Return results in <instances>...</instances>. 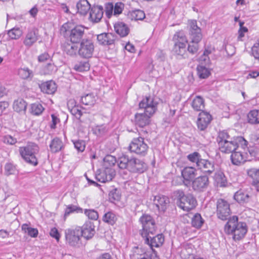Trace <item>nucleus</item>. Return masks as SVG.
<instances>
[{"label":"nucleus","mask_w":259,"mask_h":259,"mask_svg":"<svg viewBox=\"0 0 259 259\" xmlns=\"http://www.w3.org/2000/svg\"><path fill=\"white\" fill-rule=\"evenodd\" d=\"M50 60L51 61V57L46 52H45L38 56V61L39 62H44L45 61Z\"/></svg>","instance_id":"obj_60"},{"label":"nucleus","mask_w":259,"mask_h":259,"mask_svg":"<svg viewBox=\"0 0 259 259\" xmlns=\"http://www.w3.org/2000/svg\"><path fill=\"white\" fill-rule=\"evenodd\" d=\"M189 35L191 41L187 45V52L194 55L197 53L199 50L198 43L201 40L202 35L201 30L197 26L196 20H191L189 23Z\"/></svg>","instance_id":"obj_7"},{"label":"nucleus","mask_w":259,"mask_h":259,"mask_svg":"<svg viewBox=\"0 0 259 259\" xmlns=\"http://www.w3.org/2000/svg\"><path fill=\"white\" fill-rule=\"evenodd\" d=\"M197 75L200 78H206L210 74L209 70L205 65H199L197 67Z\"/></svg>","instance_id":"obj_41"},{"label":"nucleus","mask_w":259,"mask_h":259,"mask_svg":"<svg viewBox=\"0 0 259 259\" xmlns=\"http://www.w3.org/2000/svg\"><path fill=\"white\" fill-rule=\"evenodd\" d=\"M191 105L194 110L204 112L203 110L205 107L204 101L201 97L199 96H196L193 99Z\"/></svg>","instance_id":"obj_36"},{"label":"nucleus","mask_w":259,"mask_h":259,"mask_svg":"<svg viewBox=\"0 0 259 259\" xmlns=\"http://www.w3.org/2000/svg\"><path fill=\"white\" fill-rule=\"evenodd\" d=\"M248 176L252 179V185L259 192V169L251 168L247 171Z\"/></svg>","instance_id":"obj_30"},{"label":"nucleus","mask_w":259,"mask_h":259,"mask_svg":"<svg viewBox=\"0 0 259 259\" xmlns=\"http://www.w3.org/2000/svg\"><path fill=\"white\" fill-rule=\"evenodd\" d=\"M51 117L52 118V123L51 125V128L54 129L56 127L57 123L60 121V119L54 114L51 115Z\"/></svg>","instance_id":"obj_64"},{"label":"nucleus","mask_w":259,"mask_h":259,"mask_svg":"<svg viewBox=\"0 0 259 259\" xmlns=\"http://www.w3.org/2000/svg\"><path fill=\"white\" fill-rule=\"evenodd\" d=\"M232 139V138L229 135L228 133L226 131H220L218 133L217 138V142L219 146L225 144L226 142Z\"/></svg>","instance_id":"obj_40"},{"label":"nucleus","mask_w":259,"mask_h":259,"mask_svg":"<svg viewBox=\"0 0 259 259\" xmlns=\"http://www.w3.org/2000/svg\"><path fill=\"white\" fill-rule=\"evenodd\" d=\"M244 152L241 151V149H239V150H235L231 153V160L233 164L238 165L245 161L243 154Z\"/></svg>","instance_id":"obj_25"},{"label":"nucleus","mask_w":259,"mask_h":259,"mask_svg":"<svg viewBox=\"0 0 259 259\" xmlns=\"http://www.w3.org/2000/svg\"><path fill=\"white\" fill-rule=\"evenodd\" d=\"M248 142L242 137H237L226 142L222 145L219 146L220 150L225 153H231L235 150L239 149L245 150L248 149Z\"/></svg>","instance_id":"obj_10"},{"label":"nucleus","mask_w":259,"mask_h":259,"mask_svg":"<svg viewBox=\"0 0 259 259\" xmlns=\"http://www.w3.org/2000/svg\"><path fill=\"white\" fill-rule=\"evenodd\" d=\"M115 170L111 168H106L103 171L96 175V179L101 183L111 181L115 176Z\"/></svg>","instance_id":"obj_17"},{"label":"nucleus","mask_w":259,"mask_h":259,"mask_svg":"<svg viewBox=\"0 0 259 259\" xmlns=\"http://www.w3.org/2000/svg\"><path fill=\"white\" fill-rule=\"evenodd\" d=\"M211 120V116L206 112H201L197 121L198 128L202 131L206 129Z\"/></svg>","instance_id":"obj_18"},{"label":"nucleus","mask_w":259,"mask_h":259,"mask_svg":"<svg viewBox=\"0 0 259 259\" xmlns=\"http://www.w3.org/2000/svg\"><path fill=\"white\" fill-rule=\"evenodd\" d=\"M78 48L74 44H67L64 46V51L66 54L71 56H73L76 55L78 52Z\"/></svg>","instance_id":"obj_46"},{"label":"nucleus","mask_w":259,"mask_h":259,"mask_svg":"<svg viewBox=\"0 0 259 259\" xmlns=\"http://www.w3.org/2000/svg\"><path fill=\"white\" fill-rule=\"evenodd\" d=\"M94 50V45L92 41L85 39L80 42L78 53L82 58H89L92 56Z\"/></svg>","instance_id":"obj_15"},{"label":"nucleus","mask_w":259,"mask_h":259,"mask_svg":"<svg viewBox=\"0 0 259 259\" xmlns=\"http://www.w3.org/2000/svg\"><path fill=\"white\" fill-rule=\"evenodd\" d=\"M154 204L159 209L164 210L166 205L169 202V198L164 195H157L153 200Z\"/></svg>","instance_id":"obj_28"},{"label":"nucleus","mask_w":259,"mask_h":259,"mask_svg":"<svg viewBox=\"0 0 259 259\" xmlns=\"http://www.w3.org/2000/svg\"><path fill=\"white\" fill-rule=\"evenodd\" d=\"M187 158L191 163H195L196 167L200 159H202L201 155L197 152L189 154L187 156Z\"/></svg>","instance_id":"obj_49"},{"label":"nucleus","mask_w":259,"mask_h":259,"mask_svg":"<svg viewBox=\"0 0 259 259\" xmlns=\"http://www.w3.org/2000/svg\"><path fill=\"white\" fill-rule=\"evenodd\" d=\"M108 131L106 125H100L96 126L94 128L95 133L98 135H102L105 134Z\"/></svg>","instance_id":"obj_56"},{"label":"nucleus","mask_w":259,"mask_h":259,"mask_svg":"<svg viewBox=\"0 0 259 259\" xmlns=\"http://www.w3.org/2000/svg\"><path fill=\"white\" fill-rule=\"evenodd\" d=\"M109 10H107L106 14L108 18H110L112 14L113 10H114V15H119L121 14L124 8V5L122 3H117L115 4L114 7L111 4L109 5Z\"/></svg>","instance_id":"obj_31"},{"label":"nucleus","mask_w":259,"mask_h":259,"mask_svg":"<svg viewBox=\"0 0 259 259\" xmlns=\"http://www.w3.org/2000/svg\"><path fill=\"white\" fill-rule=\"evenodd\" d=\"M26 107L27 104L23 99H18L13 103V109L17 112L25 113Z\"/></svg>","instance_id":"obj_35"},{"label":"nucleus","mask_w":259,"mask_h":259,"mask_svg":"<svg viewBox=\"0 0 259 259\" xmlns=\"http://www.w3.org/2000/svg\"><path fill=\"white\" fill-rule=\"evenodd\" d=\"M175 194L178 206L183 210L189 211L196 207L197 201L192 194H185L181 190L176 191Z\"/></svg>","instance_id":"obj_8"},{"label":"nucleus","mask_w":259,"mask_h":259,"mask_svg":"<svg viewBox=\"0 0 259 259\" xmlns=\"http://www.w3.org/2000/svg\"><path fill=\"white\" fill-rule=\"evenodd\" d=\"M39 87L41 92L47 94H53L57 90L56 84L52 80L42 83Z\"/></svg>","instance_id":"obj_26"},{"label":"nucleus","mask_w":259,"mask_h":259,"mask_svg":"<svg viewBox=\"0 0 259 259\" xmlns=\"http://www.w3.org/2000/svg\"><path fill=\"white\" fill-rule=\"evenodd\" d=\"M204 222V220L202 218L201 215L199 213L195 214L192 218L191 224L193 227L197 229L200 228Z\"/></svg>","instance_id":"obj_44"},{"label":"nucleus","mask_w":259,"mask_h":259,"mask_svg":"<svg viewBox=\"0 0 259 259\" xmlns=\"http://www.w3.org/2000/svg\"><path fill=\"white\" fill-rule=\"evenodd\" d=\"M18 74L19 76L23 79H31L33 76L32 71L27 67L19 69Z\"/></svg>","instance_id":"obj_43"},{"label":"nucleus","mask_w":259,"mask_h":259,"mask_svg":"<svg viewBox=\"0 0 259 259\" xmlns=\"http://www.w3.org/2000/svg\"><path fill=\"white\" fill-rule=\"evenodd\" d=\"M115 32L121 37H125L130 32V28L127 25L122 22H117L114 24Z\"/></svg>","instance_id":"obj_27"},{"label":"nucleus","mask_w":259,"mask_h":259,"mask_svg":"<svg viewBox=\"0 0 259 259\" xmlns=\"http://www.w3.org/2000/svg\"><path fill=\"white\" fill-rule=\"evenodd\" d=\"M90 64L88 61L77 62L74 66V69L79 72L86 71L90 69Z\"/></svg>","instance_id":"obj_45"},{"label":"nucleus","mask_w":259,"mask_h":259,"mask_svg":"<svg viewBox=\"0 0 259 259\" xmlns=\"http://www.w3.org/2000/svg\"><path fill=\"white\" fill-rule=\"evenodd\" d=\"M17 171L15 165L11 163H8L5 166V174L7 176L15 175Z\"/></svg>","instance_id":"obj_53"},{"label":"nucleus","mask_w":259,"mask_h":259,"mask_svg":"<svg viewBox=\"0 0 259 259\" xmlns=\"http://www.w3.org/2000/svg\"><path fill=\"white\" fill-rule=\"evenodd\" d=\"M84 214L91 220H97L99 218L98 212L94 209H85Z\"/></svg>","instance_id":"obj_55"},{"label":"nucleus","mask_w":259,"mask_h":259,"mask_svg":"<svg viewBox=\"0 0 259 259\" xmlns=\"http://www.w3.org/2000/svg\"><path fill=\"white\" fill-rule=\"evenodd\" d=\"M50 234L52 237L55 238L58 241H59L60 239V234L56 228H54L52 229Z\"/></svg>","instance_id":"obj_63"},{"label":"nucleus","mask_w":259,"mask_h":259,"mask_svg":"<svg viewBox=\"0 0 259 259\" xmlns=\"http://www.w3.org/2000/svg\"><path fill=\"white\" fill-rule=\"evenodd\" d=\"M109 199L111 201H118L120 198L119 191L117 189H113L109 193Z\"/></svg>","instance_id":"obj_54"},{"label":"nucleus","mask_w":259,"mask_h":259,"mask_svg":"<svg viewBox=\"0 0 259 259\" xmlns=\"http://www.w3.org/2000/svg\"><path fill=\"white\" fill-rule=\"evenodd\" d=\"M197 167L202 172L207 175L211 174L214 171V165L213 162L208 160L201 159L198 163Z\"/></svg>","instance_id":"obj_19"},{"label":"nucleus","mask_w":259,"mask_h":259,"mask_svg":"<svg viewBox=\"0 0 259 259\" xmlns=\"http://www.w3.org/2000/svg\"><path fill=\"white\" fill-rule=\"evenodd\" d=\"M38 39L37 31L36 30H29L27 33L23 41L24 45L27 47H31Z\"/></svg>","instance_id":"obj_22"},{"label":"nucleus","mask_w":259,"mask_h":259,"mask_svg":"<svg viewBox=\"0 0 259 259\" xmlns=\"http://www.w3.org/2000/svg\"><path fill=\"white\" fill-rule=\"evenodd\" d=\"M77 11L81 15H86L91 9V5L87 0H80L76 5Z\"/></svg>","instance_id":"obj_33"},{"label":"nucleus","mask_w":259,"mask_h":259,"mask_svg":"<svg viewBox=\"0 0 259 259\" xmlns=\"http://www.w3.org/2000/svg\"><path fill=\"white\" fill-rule=\"evenodd\" d=\"M117 164L120 169H127L134 174H142L148 168L147 164L143 160L136 158H130L123 154L118 158Z\"/></svg>","instance_id":"obj_5"},{"label":"nucleus","mask_w":259,"mask_h":259,"mask_svg":"<svg viewBox=\"0 0 259 259\" xmlns=\"http://www.w3.org/2000/svg\"><path fill=\"white\" fill-rule=\"evenodd\" d=\"M191 185L193 190L196 192H204L209 185V178L207 176H200L193 180Z\"/></svg>","instance_id":"obj_14"},{"label":"nucleus","mask_w":259,"mask_h":259,"mask_svg":"<svg viewBox=\"0 0 259 259\" xmlns=\"http://www.w3.org/2000/svg\"><path fill=\"white\" fill-rule=\"evenodd\" d=\"M57 70L54 63H49L43 68V72L45 75L52 74Z\"/></svg>","instance_id":"obj_51"},{"label":"nucleus","mask_w":259,"mask_h":259,"mask_svg":"<svg viewBox=\"0 0 259 259\" xmlns=\"http://www.w3.org/2000/svg\"><path fill=\"white\" fill-rule=\"evenodd\" d=\"M142 225V229L140 233L144 239L145 243L148 244L152 251L155 253L156 251L153 247H159L163 244L164 238L162 234H159L155 236H151L156 232V224L154 219L150 215L143 214L139 219Z\"/></svg>","instance_id":"obj_1"},{"label":"nucleus","mask_w":259,"mask_h":259,"mask_svg":"<svg viewBox=\"0 0 259 259\" xmlns=\"http://www.w3.org/2000/svg\"><path fill=\"white\" fill-rule=\"evenodd\" d=\"M248 122L251 124H259V110H252L247 114Z\"/></svg>","instance_id":"obj_38"},{"label":"nucleus","mask_w":259,"mask_h":259,"mask_svg":"<svg viewBox=\"0 0 259 259\" xmlns=\"http://www.w3.org/2000/svg\"><path fill=\"white\" fill-rule=\"evenodd\" d=\"M39 151V147L34 143H28L25 146L20 147L19 152L22 158L27 163L34 166L38 164L36 154Z\"/></svg>","instance_id":"obj_9"},{"label":"nucleus","mask_w":259,"mask_h":259,"mask_svg":"<svg viewBox=\"0 0 259 259\" xmlns=\"http://www.w3.org/2000/svg\"><path fill=\"white\" fill-rule=\"evenodd\" d=\"M103 15V9L101 6H94L91 9L90 17L94 22H99Z\"/></svg>","instance_id":"obj_23"},{"label":"nucleus","mask_w":259,"mask_h":259,"mask_svg":"<svg viewBox=\"0 0 259 259\" xmlns=\"http://www.w3.org/2000/svg\"><path fill=\"white\" fill-rule=\"evenodd\" d=\"M81 228L80 227L68 228L65 231L66 243L70 246L78 247L81 244Z\"/></svg>","instance_id":"obj_11"},{"label":"nucleus","mask_w":259,"mask_h":259,"mask_svg":"<svg viewBox=\"0 0 259 259\" xmlns=\"http://www.w3.org/2000/svg\"><path fill=\"white\" fill-rule=\"evenodd\" d=\"M224 230L226 234L231 235L233 240L236 241L244 238L248 228L245 222H239L238 217L234 215L228 220Z\"/></svg>","instance_id":"obj_3"},{"label":"nucleus","mask_w":259,"mask_h":259,"mask_svg":"<svg viewBox=\"0 0 259 259\" xmlns=\"http://www.w3.org/2000/svg\"><path fill=\"white\" fill-rule=\"evenodd\" d=\"M75 103V102L74 100H70L68 101L67 105L71 113L73 115L75 116L77 118L79 119L82 116V112L78 109L77 106L74 105Z\"/></svg>","instance_id":"obj_39"},{"label":"nucleus","mask_w":259,"mask_h":259,"mask_svg":"<svg viewBox=\"0 0 259 259\" xmlns=\"http://www.w3.org/2000/svg\"><path fill=\"white\" fill-rule=\"evenodd\" d=\"M75 148L78 152H83L85 149V144L84 141L81 140H77L73 142Z\"/></svg>","instance_id":"obj_58"},{"label":"nucleus","mask_w":259,"mask_h":259,"mask_svg":"<svg viewBox=\"0 0 259 259\" xmlns=\"http://www.w3.org/2000/svg\"><path fill=\"white\" fill-rule=\"evenodd\" d=\"M80 228L81 236L87 240L91 239L95 234V226L91 222H87Z\"/></svg>","instance_id":"obj_21"},{"label":"nucleus","mask_w":259,"mask_h":259,"mask_svg":"<svg viewBox=\"0 0 259 259\" xmlns=\"http://www.w3.org/2000/svg\"><path fill=\"white\" fill-rule=\"evenodd\" d=\"M80 101L84 105L93 107L96 102L97 97L93 93L87 94L81 97Z\"/></svg>","instance_id":"obj_32"},{"label":"nucleus","mask_w":259,"mask_h":259,"mask_svg":"<svg viewBox=\"0 0 259 259\" xmlns=\"http://www.w3.org/2000/svg\"><path fill=\"white\" fill-rule=\"evenodd\" d=\"M174 46L172 49V54L178 59H186L188 57L187 52L188 40L183 31H179L174 35L172 39Z\"/></svg>","instance_id":"obj_6"},{"label":"nucleus","mask_w":259,"mask_h":259,"mask_svg":"<svg viewBox=\"0 0 259 259\" xmlns=\"http://www.w3.org/2000/svg\"><path fill=\"white\" fill-rule=\"evenodd\" d=\"M157 102L153 98L146 97L139 104V109L143 112L137 113L135 115V121L137 125L143 127L148 125L150 118L157 110Z\"/></svg>","instance_id":"obj_2"},{"label":"nucleus","mask_w":259,"mask_h":259,"mask_svg":"<svg viewBox=\"0 0 259 259\" xmlns=\"http://www.w3.org/2000/svg\"><path fill=\"white\" fill-rule=\"evenodd\" d=\"M199 61L202 65L208 66L210 63L209 57L203 53L199 58Z\"/></svg>","instance_id":"obj_59"},{"label":"nucleus","mask_w":259,"mask_h":259,"mask_svg":"<svg viewBox=\"0 0 259 259\" xmlns=\"http://www.w3.org/2000/svg\"><path fill=\"white\" fill-rule=\"evenodd\" d=\"M103 221L110 225H113L117 221V217L113 212L108 211L103 215Z\"/></svg>","instance_id":"obj_42"},{"label":"nucleus","mask_w":259,"mask_h":259,"mask_svg":"<svg viewBox=\"0 0 259 259\" xmlns=\"http://www.w3.org/2000/svg\"><path fill=\"white\" fill-rule=\"evenodd\" d=\"M184 184L188 187L191 185L196 176V169L192 166L185 167L181 172Z\"/></svg>","instance_id":"obj_16"},{"label":"nucleus","mask_w":259,"mask_h":259,"mask_svg":"<svg viewBox=\"0 0 259 259\" xmlns=\"http://www.w3.org/2000/svg\"><path fill=\"white\" fill-rule=\"evenodd\" d=\"M213 179L218 187H224L226 186L227 183V179L222 171H218L216 172Z\"/></svg>","instance_id":"obj_34"},{"label":"nucleus","mask_w":259,"mask_h":259,"mask_svg":"<svg viewBox=\"0 0 259 259\" xmlns=\"http://www.w3.org/2000/svg\"><path fill=\"white\" fill-rule=\"evenodd\" d=\"M49 147L51 152L55 153L63 149L64 145L60 139L56 137L51 141Z\"/></svg>","instance_id":"obj_29"},{"label":"nucleus","mask_w":259,"mask_h":259,"mask_svg":"<svg viewBox=\"0 0 259 259\" xmlns=\"http://www.w3.org/2000/svg\"><path fill=\"white\" fill-rule=\"evenodd\" d=\"M21 230L25 233L27 234L29 236L35 238L38 234V230L30 227L29 224H23L21 226Z\"/></svg>","instance_id":"obj_37"},{"label":"nucleus","mask_w":259,"mask_h":259,"mask_svg":"<svg viewBox=\"0 0 259 259\" xmlns=\"http://www.w3.org/2000/svg\"><path fill=\"white\" fill-rule=\"evenodd\" d=\"M104 161L106 163H109L110 166L114 165L116 162L115 157L110 155H107L104 158Z\"/></svg>","instance_id":"obj_61"},{"label":"nucleus","mask_w":259,"mask_h":259,"mask_svg":"<svg viewBox=\"0 0 259 259\" xmlns=\"http://www.w3.org/2000/svg\"><path fill=\"white\" fill-rule=\"evenodd\" d=\"M216 206V214L219 219L226 221L231 218L230 204L227 200L221 198L218 199Z\"/></svg>","instance_id":"obj_13"},{"label":"nucleus","mask_w":259,"mask_h":259,"mask_svg":"<svg viewBox=\"0 0 259 259\" xmlns=\"http://www.w3.org/2000/svg\"><path fill=\"white\" fill-rule=\"evenodd\" d=\"M22 34L21 30L19 28H13L8 32V35L12 39H18Z\"/></svg>","instance_id":"obj_50"},{"label":"nucleus","mask_w":259,"mask_h":259,"mask_svg":"<svg viewBox=\"0 0 259 259\" xmlns=\"http://www.w3.org/2000/svg\"><path fill=\"white\" fill-rule=\"evenodd\" d=\"M148 148V146L144 142V138L140 137L133 139L129 145L128 149L131 152L140 156H144L147 154Z\"/></svg>","instance_id":"obj_12"},{"label":"nucleus","mask_w":259,"mask_h":259,"mask_svg":"<svg viewBox=\"0 0 259 259\" xmlns=\"http://www.w3.org/2000/svg\"><path fill=\"white\" fill-rule=\"evenodd\" d=\"M4 141L5 143H8L10 145H13L17 142V139L11 136L8 135L5 136Z\"/></svg>","instance_id":"obj_62"},{"label":"nucleus","mask_w":259,"mask_h":259,"mask_svg":"<svg viewBox=\"0 0 259 259\" xmlns=\"http://www.w3.org/2000/svg\"><path fill=\"white\" fill-rule=\"evenodd\" d=\"M74 212H82V209L74 205H69L65 209L64 217L68 216L70 213Z\"/></svg>","instance_id":"obj_52"},{"label":"nucleus","mask_w":259,"mask_h":259,"mask_svg":"<svg viewBox=\"0 0 259 259\" xmlns=\"http://www.w3.org/2000/svg\"><path fill=\"white\" fill-rule=\"evenodd\" d=\"M251 51L253 56L259 60V39L252 47Z\"/></svg>","instance_id":"obj_57"},{"label":"nucleus","mask_w":259,"mask_h":259,"mask_svg":"<svg viewBox=\"0 0 259 259\" xmlns=\"http://www.w3.org/2000/svg\"><path fill=\"white\" fill-rule=\"evenodd\" d=\"M116 36L111 33H103L97 35V40L99 44L109 46L113 44Z\"/></svg>","instance_id":"obj_20"},{"label":"nucleus","mask_w":259,"mask_h":259,"mask_svg":"<svg viewBox=\"0 0 259 259\" xmlns=\"http://www.w3.org/2000/svg\"><path fill=\"white\" fill-rule=\"evenodd\" d=\"M44 108L39 103H35L31 105L30 112L34 115L41 114L44 110Z\"/></svg>","instance_id":"obj_48"},{"label":"nucleus","mask_w":259,"mask_h":259,"mask_svg":"<svg viewBox=\"0 0 259 259\" xmlns=\"http://www.w3.org/2000/svg\"><path fill=\"white\" fill-rule=\"evenodd\" d=\"M60 33L73 44L80 42L85 35V27L72 22L64 23L60 28Z\"/></svg>","instance_id":"obj_4"},{"label":"nucleus","mask_w":259,"mask_h":259,"mask_svg":"<svg viewBox=\"0 0 259 259\" xmlns=\"http://www.w3.org/2000/svg\"><path fill=\"white\" fill-rule=\"evenodd\" d=\"M234 198L239 203L244 204L249 202L250 195L247 191L240 189L235 193Z\"/></svg>","instance_id":"obj_24"},{"label":"nucleus","mask_w":259,"mask_h":259,"mask_svg":"<svg viewBox=\"0 0 259 259\" xmlns=\"http://www.w3.org/2000/svg\"><path fill=\"white\" fill-rule=\"evenodd\" d=\"M130 17L132 20L135 21L142 20L145 18V14L143 11L136 10L130 13Z\"/></svg>","instance_id":"obj_47"}]
</instances>
